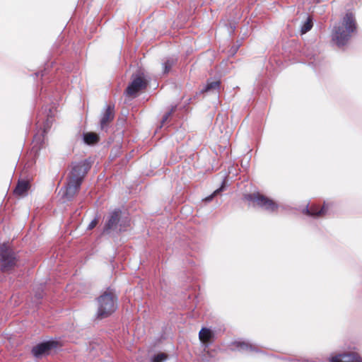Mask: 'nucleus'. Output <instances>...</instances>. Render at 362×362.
<instances>
[{"label":"nucleus","mask_w":362,"mask_h":362,"mask_svg":"<svg viewBox=\"0 0 362 362\" xmlns=\"http://www.w3.org/2000/svg\"><path fill=\"white\" fill-rule=\"evenodd\" d=\"M146 86V81L143 75L139 74L134 77L132 83L127 88V93L131 97H135L136 93Z\"/></svg>","instance_id":"obj_6"},{"label":"nucleus","mask_w":362,"mask_h":362,"mask_svg":"<svg viewBox=\"0 0 362 362\" xmlns=\"http://www.w3.org/2000/svg\"><path fill=\"white\" fill-rule=\"evenodd\" d=\"M221 189H222V188H221V189H218L216 190V191L214 192V194H217V193H218L219 191H221Z\"/></svg>","instance_id":"obj_20"},{"label":"nucleus","mask_w":362,"mask_h":362,"mask_svg":"<svg viewBox=\"0 0 362 362\" xmlns=\"http://www.w3.org/2000/svg\"><path fill=\"white\" fill-rule=\"evenodd\" d=\"M214 337L213 332L208 328H202L199 333V338L203 343L209 342Z\"/></svg>","instance_id":"obj_9"},{"label":"nucleus","mask_w":362,"mask_h":362,"mask_svg":"<svg viewBox=\"0 0 362 362\" xmlns=\"http://www.w3.org/2000/svg\"><path fill=\"white\" fill-rule=\"evenodd\" d=\"M112 118H113L112 110L110 107H107L101 117V119H100L101 127H103Z\"/></svg>","instance_id":"obj_11"},{"label":"nucleus","mask_w":362,"mask_h":362,"mask_svg":"<svg viewBox=\"0 0 362 362\" xmlns=\"http://www.w3.org/2000/svg\"><path fill=\"white\" fill-rule=\"evenodd\" d=\"M117 309L116 296L110 292L105 291L97 300L98 318L103 319L111 315Z\"/></svg>","instance_id":"obj_2"},{"label":"nucleus","mask_w":362,"mask_h":362,"mask_svg":"<svg viewBox=\"0 0 362 362\" xmlns=\"http://www.w3.org/2000/svg\"><path fill=\"white\" fill-rule=\"evenodd\" d=\"M59 346L58 341H48L35 346L33 349V354L36 357H40L47 354L51 350L57 349Z\"/></svg>","instance_id":"obj_5"},{"label":"nucleus","mask_w":362,"mask_h":362,"mask_svg":"<svg viewBox=\"0 0 362 362\" xmlns=\"http://www.w3.org/2000/svg\"><path fill=\"white\" fill-rule=\"evenodd\" d=\"M84 141L88 144H93L98 141V135L93 132H88L84 134Z\"/></svg>","instance_id":"obj_12"},{"label":"nucleus","mask_w":362,"mask_h":362,"mask_svg":"<svg viewBox=\"0 0 362 362\" xmlns=\"http://www.w3.org/2000/svg\"><path fill=\"white\" fill-rule=\"evenodd\" d=\"M355 22L351 13L346 14L341 23L335 28L332 33V40L338 45H344L349 39L351 34L355 30Z\"/></svg>","instance_id":"obj_1"},{"label":"nucleus","mask_w":362,"mask_h":362,"mask_svg":"<svg viewBox=\"0 0 362 362\" xmlns=\"http://www.w3.org/2000/svg\"><path fill=\"white\" fill-rule=\"evenodd\" d=\"M117 214H115V216H112L110 220L109 221L108 226L112 227L115 223L117 221Z\"/></svg>","instance_id":"obj_17"},{"label":"nucleus","mask_w":362,"mask_h":362,"mask_svg":"<svg viewBox=\"0 0 362 362\" xmlns=\"http://www.w3.org/2000/svg\"><path fill=\"white\" fill-rule=\"evenodd\" d=\"M325 207L323 206L320 211H317H317H313L312 214L313 215H316V216H322V215L325 214Z\"/></svg>","instance_id":"obj_18"},{"label":"nucleus","mask_w":362,"mask_h":362,"mask_svg":"<svg viewBox=\"0 0 362 362\" xmlns=\"http://www.w3.org/2000/svg\"><path fill=\"white\" fill-rule=\"evenodd\" d=\"M312 27H313L312 21H311V19L308 18V20L304 23V24L303 25V26L301 28V33L303 34L307 33L312 28Z\"/></svg>","instance_id":"obj_14"},{"label":"nucleus","mask_w":362,"mask_h":362,"mask_svg":"<svg viewBox=\"0 0 362 362\" xmlns=\"http://www.w3.org/2000/svg\"><path fill=\"white\" fill-rule=\"evenodd\" d=\"M29 187L30 185L28 181H20L16 187L14 192L17 195L23 196L27 192Z\"/></svg>","instance_id":"obj_10"},{"label":"nucleus","mask_w":362,"mask_h":362,"mask_svg":"<svg viewBox=\"0 0 362 362\" xmlns=\"http://www.w3.org/2000/svg\"><path fill=\"white\" fill-rule=\"evenodd\" d=\"M331 362H362L361 357L356 354H339L332 357Z\"/></svg>","instance_id":"obj_8"},{"label":"nucleus","mask_w":362,"mask_h":362,"mask_svg":"<svg viewBox=\"0 0 362 362\" xmlns=\"http://www.w3.org/2000/svg\"><path fill=\"white\" fill-rule=\"evenodd\" d=\"M0 255L3 269H7L15 264L16 257L8 245L4 244L0 247Z\"/></svg>","instance_id":"obj_4"},{"label":"nucleus","mask_w":362,"mask_h":362,"mask_svg":"<svg viewBox=\"0 0 362 362\" xmlns=\"http://www.w3.org/2000/svg\"><path fill=\"white\" fill-rule=\"evenodd\" d=\"M167 356L165 354L160 353L156 355L153 359L152 362H163L166 359Z\"/></svg>","instance_id":"obj_15"},{"label":"nucleus","mask_w":362,"mask_h":362,"mask_svg":"<svg viewBox=\"0 0 362 362\" xmlns=\"http://www.w3.org/2000/svg\"><path fill=\"white\" fill-rule=\"evenodd\" d=\"M97 221L96 220H93L90 222V223L88 226L89 229L93 228L96 226Z\"/></svg>","instance_id":"obj_19"},{"label":"nucleus","mask_w":362,"mask_h":362,"mask_svg":"<svg viewBox=\"0 0 362 362\" xmlns=\"http://www.w3.org/2000/svg\"><path fill=\"white\" fill-rule=\"evenodd\" d=\"M83 166L81 164L75 165L69 177L64 195L69 199L77 192L84 175Z\"/></svg>","instance_id":"obj_3"},{"label":"nucleus","mask_w":362,"mask_h":362,"mask_svg":"<svg viewBox=\"0 0 362 362\" xmlns=\"http://www.w3.org/2000/svg\"><path fill=\"white\" fill-rule=\"evenodd\" d=\"M172 66H173V62H172L168 61V62H165L163 64V73H165V74L168 73Z\"/></svg>","instance_id":"obj_16"},{"label":"nucleus","mask_w":362,"mask_h":362,"mask_svg":"<svg viewBox=\"0 0 362 362\" xmlns=\"http://www.w3.org/2000/svg\"><path fill=\"white\" fill-rule=\"evenodd\" d=\"M255 202L257 205L269 211H273L277 208V204L274 202L259 194L255 196Z\"/></svg>","instance_id":"obj_7"},{"label":"nucleus","mask_w":362,"mask_h":362,"mask_svg":"<svg viewBox=\"0 0 362 362\" xmlns=\"http://www.w3.org/2000/svg\"><path fill=\"white\" fill-rule=\"evenodd\" d=\"M220 86V82L218 81H214L209 82L204 89V91H209L211 90L218 89Z\"/></svg>","instance_id":"obj_13"}]
</instances>
